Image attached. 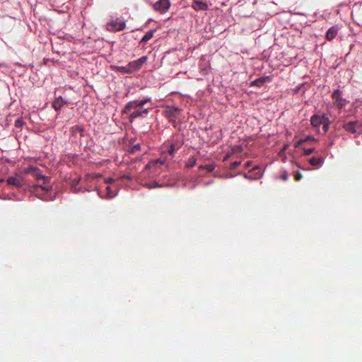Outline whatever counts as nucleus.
Masks as SVG:
<instances>
[{
	"label": "nucleus",
	"instance_id": "nucleus-1",
	"mask_svg": "<svg viewBox=\"0 0 362 362\" xmlns=\"http://www.w3.org/2000/svg\"><path fill=\"white\" fill-rule=\"evenodd\" d=\"M337 125L349 134H360L362 132V123L353 117H341Z\"/></svg>",
	"mask_w": 362,
	"mask_h": 362
},
{
	"label": "nucleus",
	"instance_id": "nucleus-2",
	"mask_svg": "<svg viewBox=\"0 0 362 362\" xmlns=\"http://www.w3.org/2000/svg\"><path fill=\"white\" fill-rule=\"evenodd\" d=\"M33 175L36 177L37 181L40 182V180H42V185L34 186V192H37L38 189H41L45 192H48L51 189V187L47 185L49 182V179L47 177L42 175L40 173L39 168H37L36 171L34 172Z\"/></svg>",
	"mask_w": 362,
	"mask_h": 362
},
{
	"label": "nucleus",
	"instance_id": "nucleus-3",
	"mask_svg": "<svg viewBox=\"0 0 362 362\" xmlns=\"http://www.w3.org/2000/svg\"><path fill=\"white\" fill-rule=\"evenodd\" d=\"M334 105L339 110L344 108L346 103H349L345 98L342 97V93L339 89H336L332 94Z\"/></svg>",
	"mask_w": 362,
	"mask_h": 362
},
{
	"label": "nucleus",
	"instance_id": "nucleus-4",
	"mask_svg": "<svg viewBox=\"0 0 362 362\" xmlns=\"http://www.w3.org/2000/svg\"><path fill=\"white\" fill-rule=\"evenodd\" d=\"M151 101V98H145L142 100H136L130 101L127 103L125 105L122 112L124 114L128 115L129 112L132 110V108H137V107H142L146 103Z\"/></svg>",
	"mask_w": 362,
	"mask_h": 362
},
{
	"label": "nucleus",
	"instance_id": "nucleus-5",
	"mask_svg": "<svg viewBox=\"0 0 362 362\" xmlns=\"http://www.w3.org/2000/svg\"><path fill=\"white\" fill-rule=\"evenodd\" d=\"M126 27L124 21L120 18H116L107 23V29L111 32H117L124 30Z\"/></svg>",
	"mask_w": 362,
	"mask_h": 362
},
{
	"label": "nucleus",
	"instance_id": "nucleus-6",
	"mask_svg": "<svg viewBox=\"0 0 362 362\" xmlns=\"http://www.w3.org/2000/svg\"><path fill=\"white\" fill-rule=\"evenodd\" d=\"M6 182L8 185L14 186L17 188H21L25 185L23 177L18 173L9 176L6 180Z\"/></svg>",
	"mask_w": 362,
	"mask_h": 362
},
{
	"label": "nucleus",
	"instance_id": "nucleus-7",
	"mask_svg": "<svg viewBox=\"0 0 362 362\" xmlns=\"http://www.w3.org/2000/svg\"><path fill=\"white\" fill-rule=\"evenodd\" d=\"M180 112L181 110L178 107L168 105L165 107L164 114L170 120L175 121L178 117Z\"/></svg>",
	"mask_w": 362,
	"mask_h": 362
},
{
	"label": "nucleus",
	"instance_id": "nucleus-8",
	"mask_svg": "<svg viewBox=\"0 0 362 362\" xmlns=\"http://www.w3.org/2000/svg\"><path fill=\"white\" fill-rule=\"evenodd\" d=\"M170 0H158L153 4V8L160 13H166L170 7Z\"/></svg>",
	"mask_w": 362,
	"mask_h": 362
},
{
	"label": "nucleus",
	"instance_id": "nucleus-9",
	"mask_svg": "<svg viewBox=\"0 0 362 362\" xmlns=\"http://www.w3.org/2000/svg\"><path fill=\"white\" fill-rule=\"evenodd\" d=\"M134 111L132 113H129V119L130 122H133L135 119L143 117L144 115H147L149 112L148 108L141 109V107L132 108Z\"/></svg>",
	"mask_w": 362,
	"mask_h": 362
},
{
	"label": "nucleus",
	"instance_id": "nucleus-10",
	"mask_svg": "<svg viewBox=\"0 0 362 362\" xmlns=\"http://www.w3.org/2000/svg\"><path fill=\"white\" fill-rule=\"evenodd\" d=\"M146 61L147 57L143 56L135 61L130 62L129 64L132 71L140 69L141 67L146 62Z\"/></svg>",
	"mask_w": 362,
	"mask_h": 362
},
{
	"label": "nucleus",
	"instance_id": "nucleus-11",
	"mask_svg": "<svg viewBox=\"0 0 362 362\" xmlns=\"http://www.w3.org/2000/svg\"><path fill=\"white\" fill-rule=\"evenodd\" d=\"M192 7L197 11H204L209 8V6L206 1L198 0L193 1Z\"/></svg>",
	"mask_w": 362,
	"mask_h": 362
},
{
	"label": "nucleus",
	"instance_id": "nucleus-12",
	"mask_svg": "<svg viewBox=\"0 0 362 362\" xmlns=\"http://www.w3.org/2000/svg\"><path fill=\"white\" fill-rule=\"evenodd\" d=\"M71 133L76 139H80L84 136V129L80 126H74L71 129Z\"/></svg>",
	"mask_w": 362,
	"mask_h": 362
},
{
	"label": "nucleus",
	"instance_id": "nucleus-13",
	"mask_svg": "<svg viewBox=\"0 0 362 362\" xmlns=\"http://www.w3.org/2000/svg\"><path fill=\"white\" fill-rule=\"evenodd\" d=\"M272 81V78L271 76H262V77H259L255 80H254L252 82V86H257L258 87H260L262 86L264 83H267V82H270Z\"/></svg>",
	"mask_w": 362,
	"mask_h": 362
},
{
	"label": "nucleus",
	"instance_id": "nucleus-14",
	"mask_svg": "<svg viewBox=\"0 0 362 362\" xmlns=\"http://www.w3.org/2000/svg\"><path fill=\"white\" fill-rule=\"evenodd\" d=\"M325 117H321L320 115H315L311 117V124L315 127H319L320 126L322 125V123L325 122Z\"/></svg>",
	"mask_w": 362,
	"mask_h": 362
},
{
	"label": "nucleus",
	"instance_id": "nucleus-15",
	"mask_svg": "<svg viewBox=\"0 0 362 362\" xmlns=\"http://www.w3.org/2000/svg\"><path fill=\"white\" fill-rule=\"evenodd\" d=\"M66 103V101H65L62 97L59 96L57 98L54 102L52 103V107L56 111H59L62 109L63 105Z\"/></svg>",
	"mask_w": 362,
	"mask_h": 362
},
{
	"label": "nucleus",
	"instance_id": "nucleus-16",
	"mask_svg": "<svg viewBox=\"0 0 362 362\" xmlns=\"http://www.w3.org/2000/svg\"><path fill=\"white\" fill-rule=\"evenodd\" d=\"M338 33V28L337 26H332L328 29L326 33L325 37L328 40H333Z\"/></svg>",
	"mask_w": 362,
	"mask_h": 362
},
{
	"label": "nucleus",
	"instance_id": "nucleus-17",
	"mask_svg": "<svg viewBox=\"0 0 362 362\" xmlns=\"http://www.w3.org/2000/svg\"><path fill=\"white\" fill-rule=\"evenodd\" d=\"M308 163L315 168H320L324 163V158L320 157H313L308 160Z\"/></svg>",
	"mask_w": 362,
	"mask_h": 362
},
{
	"label": "nucleus",
	"instance_id": "nucleus-18",
	"mask_svg": "<svg viewBox=\"0 0 362 362\" xmlns=\"http://www.w3.org/2000/svg\"><path fill=\"white\" fill-rule=\"evenodd\" d=\"M164 163H165V160H161V159L153 160L148 163V164L146 165L145 168L151 169L158 164H159L160 165H162Z\"/></svg>",
	"mask_w": 362,
	"mask_h": 362
},
{
	"label": "nucleus",
	"instance_id": "nucleus-19",
	"mask_svg": "<svg viewBox=\"0 0 362 362\" xmlns=\"http://www.w3.org/2000/svg\"><path fill=\"white\" fill-rule=\"evenodd\" d=\"M155 30H151L148 31L144 36L141 38L140 43H146L148 42L150 39H151L153 36V34L155 33Z\"/></svg>",
	"mask_w": 362,
	"mask_h": 362
},
{
	"label": "nucleus",
	"instance_id": "nucleus-20",
	"mask_svg": "<svg viewBox=\"0 0 362 362\" xmlns=\"http://www.w3.org/2000/svg\"><path fill=\"white\" fill-rule=\"evenodd\" d=\"M181 145L177 144H171L168 149L170 155L174 156L175 153L180 148Z\"/></svg>",
	"mask_w": 362,
	"mask_h": 362
},
{
	"label": "nucleus",
	"instance_id": "nucleus-21",
	"mask_svg": "<svg viewBox=\"0 0 362 362\" xmlns=\"http://www.w3.org/2000/svg\"><path fill=\"white\" fill-rule=\"evenodd\" d=\"M196 163H197L196 158L194 156H191L189 158V159L186 163V167L188 168H192L195 165Z\"/></svg>",
	"mask_w": 362,
	"mask_h": 362
},
{
	"label": "nucleus",
	"instance_id": "nucleus-22",
	"mask_svg": "<svg viewBox=\"0 0 362 362\" xmlns=\"http://www.w3.org/2000/svg\"><path fill=\"white\" fill-rule=\"evenodd\" d=\"M117 69L123 74H129L132 72L129 67V64L126 66H118Z\"/></svg>",
	"mask_w": 362,
	"mask_h": 362
},
{
	"label": "nucleus",
	"instance_id": "nucleus-23",
	"mask_svg": "<svg viewBox=\"0 0 362 362\" xmlns=\"http://www.w3.org/2000/svg\"><path fill=\"white\" fill-rule=\"evenodd\" d=\"M145 187H146L148 189H153V188H156V187H162L161 185H160L158 182L156 181H153V182H148V183H146L144 185Z\"/></svg>",
	"mask_w": 362,
	"mask_h": 362
},
{
	"label": "nucleus",
	"instance_id": "nucleus-24",
	"mask_svg": "<svg viewBox=\"0 0 362 362\" xmlns=\"http://www.w3.org/2000/svg\"><path fill=\"white\" fill-rule=\"evenodd\" d=\"M199 168L201 169H205L208 172H212L215 169L216 165L214 163H210V164L205 165H201Z\"/></svg>",
	"mask_w": 362,
	"mask_h": 362
},
{
	"label": "nucleus",
	"instance_id": "nucleus-25",
	"mask_svg": "<svg viewBox=\"0 0 362 362\" xmlns=\"http://www.w3.org/2000/svg\"><path fill=\"white\" fill-rule=\"evenodd\" d=\"M105 191H106V197L107 198H112L115 196V192L112 191L110 187L106 186Z\"/></svg>",
	"mask_w": 362,
	"mask_h": 362
},
{
	"label": "nucleus",
	"instance_id": "nucleus-26",
	"mask_svg": "<svg viewBox=\"0 0 362 362\" xmlns=\"http://www.w3.org/2000/svg\"><path fill=\"white\" fill-rule=\"evenodd\" d=\"M37 169V168L36 167H34L33 165H29L28 167L25 168L24 169V173L25 174H33L35 171H36V170Z\"/></svg>",
	"mask_w": 362,
	"mask_h": 362
},
{
	"label": "nucleus",
	"instance_id": "nucleus-27",
	"mask_svg": "<svg viewBox=\"0 0 362 362\" xmlns=\"http://www.w3.org/2000/svg\"><path fill=\"white\" fill-rule=\"evenodd\" d=\"M322 125L324 132H326L328 130L329 127V119L327 117H325V122H323V123H322Z\"/></svg>",
	"mask_w": 362,
	"mask_h": 362
},
{
	"label": "nucleus",
	"instance_id": "nucleus-28",
	"mask_svg": "<svg viewBox=\"0 0 362 362\" xmlns=\"http://www.w3.org/2000/svg\"><path fill=\"white\" fill-rule=\"evenodd\" d=\"M315 151L314 148H303V155L304 156H308L313 153Z\"/></svg>",
	"mask_w": 362,
	"mask_h": 362
},
{
	"label": "nucleus",
	"instance_id": "nucleus-29",
	"mask_svg": "<svg viewBox=\"0 0 362 362\" xmlns=\"http://www.w3.org/2000/svg\"><path fill=\"white\" fill-rule=\"evenodd\" d=\"M305 143V140L303 139H300L298 140V141H296L295 144H294V147L296 148H298L300 147L303 144Z\"/></svg>",
	"mask_w": 362,
	"mask_h": 362
},
{
	"label": "nucleus",
	"instance_id": "nucleus-30",
	"mask_svg": "<svg viewBox=\"0 0 362 362\" xmlns=\"http://www.w3.org/2000/svg\"><path fill=\"white\" fill-rule=\"evenodd\" d=\"M305 143V140L303 139H300L298 140V141H296L295 144H294V147L296 148H298L300 147L303 144Z\"/></svg>",
	"mask_w": 362,
	"mask_h": 362
},
{
	"label": "nucleus",
	"instance_id": "nucleus-31",
	"mask_svg": "<svg viewBox=\"0 0 362 362\" xmlns=\"http://www.w3.org/2000/svg\"><path fill=\"white\" fill-rule=\"evenodd\" d=\"M303 140H305V142H307V141H317V140L313 137V136H306L305 139H303Z\"/></svg>",
	"mask_w": 362,
	"mask_h": 362
},
{
	"label": "nucleus",
	"instance_id": "nucleus-32",
	"mask_svg": "<svg viewBox=\"0 0 362 362\" xmlns=\"http://www.w3.org/2000/svg\"><path fill=\"white\" fill-rule=\"evenodd\" d=\"M288 178V174L286 171H284L283 174L281 175V179L283 180H287Z\"/></svg>",
	"mask_w": 362,
	"mask_h": 362
},
{
	"label": "nucleus",
	"instance_id": "nucleus-33",
	"mask_svg": "<svg viewBox=\"0 0 362 362\" xmlns=\"http://www.w3.org/2000/svg\"><path fill=\"white\" fill-rule=\"evenodd\" d=\"M141 149V145L137 144H135L133 148H132V151L133 152H135L136 151H139Z\"/></svg>",
	"mask_w": 362,
	"mask_h": 362
},
{
	"label": "nucleus",
	"instance_id": "nucleus-34",
	"mask_svg": "<svg viewBox=\"0 0 362 362\" xmlns=\"http://www.w3.org/2000/svg\"><path fill=\"white\" fill-rule=\"evenodd\" d=\"M303 175L301 173H300L299 172H297L296 174H295V180H300L301 178H302Z\"/></svg>",
	"mask_w": 362,
	"mask_h": 362
},
{
	"label": "nucleus",
	"instance_id": "nucleus-35",
	"mask_svg": "<svg viewBox=\"0 0 362 362\" xmlns=\"http://www.w3.org/2000/svg\"><path fill=\"white\" fill-rule=\"evenodd\" d=\"M240 165V162H239V161H235L232 163L233 168H237Z\"/></svg>",
	"mask_w": 362,
	"mask_h": 362
},
{
	"label": "nucleus",
	"instance_id": "nucleus-36",
	"mask_svg": "<svg viewBox=\"0 0 362 362\" xmlns=\"http://www.w3.org/2000/svg\"><path fill=\"white\" fill-rule=\"evenodd\" d=\"M112 182H114V180L112 178H108L107 180H106V183H110Z\"/></svg>",
	"mask_w": 362,
	"mask_h": 362
},
{
	"label": "nucleus",
	"instance_id": "nucleus-37",
	"mask_svg": "<svg viewBox=\"0 0 362 362\" xmlns=\"http://www.w3.org/2000/svg\"><path fill=\"white\" fill-rule=\"evenodd\" d=\"M245 177L247 178V179H253L251 176H250L249 175L247 174H245L244 175Z\"/></svg>",
	"mask_w": 362,
	"mask_h": 362
},
{
	"label": "nucleus",
	"instance_id": "nucleus-38",
	"mask_svg": "<svg viewBox=\"0 0 362 362\" xmlns=\"http://www.w3.org/2000/svg\"><path fill=\"white\" fill-rule=\"evenodd\" d=\"M250 165V162L248 161L245 163V168H248Z\"/></svg>",
	"mask_w": 362,
	"mask_h": 362
},
{
	"label": "nucleus",
	"instance_id": "nucleus-39",
	"mask_svg": "<svg viewBox=\"0 0 362 362\" xmlns=\"http://www.w3.org/2000/svg\"><path fill=\"white\" fill-rule=\"evenodd\" d=\"M332 145H333V142L332 141V142H330V143L329 144L328 147H331Z\"/></svg>",
	"mask_w": 362,
	"mask_h": 362
},
{
	"label": "nucleus",
	"instance_id": "nucleus-40",
	"mask_svg": "<svg viewBox=\"0 0 362 362\" xmlns=\"http://www.w3.org/2000/svg\"><path fill=\"white\" fill-rule=\"evenodd\" d=\"M4 181V178H0V183L3 182Z\"/></svg>",
	"mask_w": 362,
	"mask_h": 362
},
{
	"label": "nucleus",
	"instance_id": "nucleus-41",
	"mask_svg": "<svg viewBox=\"0 0 362 362\" xmlns=\"http://www.w3.org/2000/svg\"><path fill=\"white\" fill-rule=\"evenodd\" d=\"M287 146H285L283 148V150H285Z\"/></svg>",
	"mask_w": 362,
	"mask_h": 362
}]
</instances>
